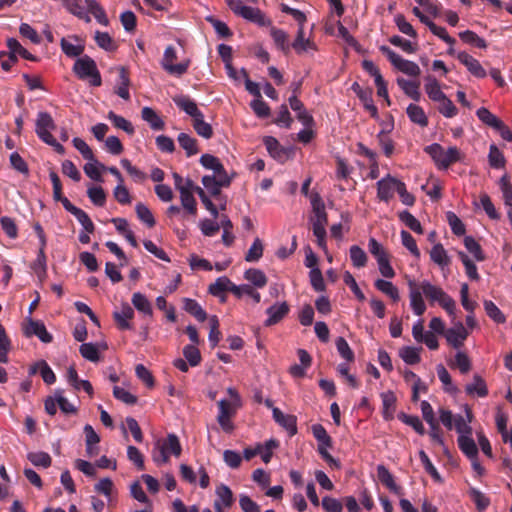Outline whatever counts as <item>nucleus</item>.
Instances as JSON below:
<instances>
[{
  "instance_id": "obj_51",
  "label": "nucleus",
  "mask_w": 512,
  "mask_h": 512,
  "mask_svg": "<svg viewBox=\"0 0 512 512\" xmlns=\"http://www.w3.org/2000/svg\"><path fill=\"white\" fill-rule=\"evenodd\" d=\"M192 122L194 130L199 136L205 139H210L213 136L212 126L204 121V116L198 117L194 119Z\"/></svg>"
},
{
  "instance_id": "obj_29",
  "label": "nucleus",
  "mask_w": 512,
  "mask_h": 512,
  "mask_svg": "<svg viewBox=\"0 0 512 512\" xmlns=\"http://www.w3.org/2000/svg\"><path fill=\"white\" fill-rule=\"evenodd\" d=\"M183 304L184 310L195 317L199 322H204L207 319V313L196 300L191 298H184Z\"/></svg>"
},
{
  "instance_id": "obj_24",
  "label": "nucleus",
  "mask_w": 512,
  "mask_h": 512,
  "mask_svg": "<svg viewBox=\"0 0 512 512\" xmlns=\"http://www.w3.org/2000/svg\"><path fill=\"white\" fill-rule=\"evenodd\" d=\"M157 445L162 448L168 455H174L175 457H179L182 452V447L177 435L171 433L168 434L167 438L160 443L158 441Z\"/></svg>"
},
{
  "instance_id": "obj_64",
  "label": "nucleus",
  "mask_w": 512,
  "mask_h": 512,
  "mask_svg": "<svg viewBox=\"0 0 512 512\" xmlns=\"http://www.w3.org/2000/svg\"><path fill=\"white\" fill-rule=\"evenodd\" d=\"M321 506L325 512L343 511V502L330 496H325L322 498Z\"/></svg>"
},
{
  "instance_id": "obj_19",
  "label": "nucleus",
  "mask_w": 512,
  "mask_h": 512,
  "mask_svg": "<svg viewBox=\"0 0 512 512\" xmlns=\"http://www.w3.org/2000/svg\"><path fill=\"white\" fill-rule=\"evenodd\" d=\"M424 151L434 160L435 164L443 170L448 169V152L438 143H433L424 148Z\"/></svg>"
},
{
  "instance_id": "obj_53",
  "label": "nucleus",
  "mask_w": 512,
  "mask_h": 512,
  "mask_svg": "<svg viewBox=\"0 0 512 512\" xmlns=\"http://www.w3.org/2000/svg\"><path fill=\"white\" fill-rule=\"evenodd\" d=\"M137 217L145 223L149 228L154 227L156 224L155 218L150 209L143 203H138L135 207Z\"/></svg>"
},
{
  "instance_id": "obj_52",
  "label": "nucleus",
  "mask_w": 512,
  "mask_h": 512,
  "mask_svg": "<svg viewBox=\"0 0 512 512\" xmlns=\"http://www.w3.org/2000/svg\"><path fill=\"white\" fill-rule=\"evenodd\" d=\"M87 195L91 202L98 207H103L106 203V193L101 186L89 187Z\"/></svg>"
},
{
  "instance_id": "obj_10",
  "label": "nucleus",
  "mask_w": 512,
  "mask_h": 512,
  "mask_svg": "<svg viewBox=\"0 0 512 512\" xmlns=\"http://www.w3.org/2000/svg\"><path fill=\"white\" fill-rule=\"evenodd\" d=\"M216 499L214 501V509L216 512H225L234 503L232 490L225 484L221 483L215 490Z\"/></svg>"
},
{
  "instance_id": "obj_58",
  "label": "nucleus",
  "mask_w": 512,
  "mask_h": 512,
  "mask_svg": "<svg viewBox=\"0 0 512 512\" xmlns=\"http://www.w3.org/2000/svg\"><path fill=\"white\" fill-rule=\"evenodd\" d=\"M183 355H184L186 361L192 367L199 365L201 362L200 351L195 345H186L183 348Z\"/></svg>"
},
{
  "instance_id": "obj_48",
  "label": "nucleus",
  "mask_w": 512,
  "mask_h": 512,
  "mask_svg": "<svg viewBox=\"0 0 512 512\" xmlns=\"http://www.w3.org/2000/svg\"><path fill=\"white\" fill-rule=\"evenodd\" d=\"M350 259L354 267L362 268L366 266L368 258L367 254L361 247L358 245H352L350 247Z\"/></svg>"
},
{
  "instance_id": "obj_12",
  "label": "nucleus",
  "mask_w": 512,
  "mask_h": 512,
  "mask_svg": "<svg viewBox=\"0 0 512 512\" xmlns=\"http://www.w3.org/2000/svg\"><path fill=\"white\" fill-rule=\"evenodd\" d=\"M134 315L133 308L127 302H123L120 309L113 312V319L119 330H132L133 325L130 320Z\"/></svg>"
},
{
  "instance_id": "obj_35",
  "label": "nucleus",
  "mask_w": 512,
  "mask_h": 512,
  "mask_svg": "<svg viewBox=\"0 0 512 512\" xmlns=\"http://www.w3.org/2000/svg\"><path fill=\"white\" fill-rule=\"evenodd\" d=\"M141 117L144 121L149 123L153 130H163L165 127L164 121L157 115V113L150 107H144L141 111Z\"/></svg>"
},
{
  "instance_id": "obj_22",
  "label": "nucleus",
  "mask_w": 512,
  "mask_h": 512,
  "mask_svg": "<svg viewBox=\"0 0 512 512\" xmlns=\"http://www.w3.org/2000/svg\"><path fill=\"white\" fill-rule=\"evenodd\" d=\"M377 477L378 480L391 492L400 495L401 494V487H399L395 481L393 475L390 473V471L384 466V465H378L377 466Z\"/></svg>"
},
{
  "instance_id": "obj_40",
  "label": "nucleus",
  "mask_w": 512,
  "mask_h": 512,
  "mask_svg": "<svg viewBox=\"0 0 512 512\" xmlns=\"http://www.w3.org/2000/svg\"><path fill=\"white\" fill-rule=\"evenodd\" d=\"M11 349V340L6 333L4 326L0 323V363H8V353L10 352Z\"/></svg>"
},
{
  "instance_id": "obj_7",
  "label": "nucleus",
  "mask_w": 512,
  "mask_h": 512,
  "mask_svg": "<svg viewBox=\"0 0 512 512\" xmlns=\"http://www.w3.org/2000/svg\"><path fill=\"white\" fill-rule=\"evenodd\" d=\"M425 81V91L428 97L433 101L442 102L439 111L443 116L448 117V103L445 102L446 96L442 92L438 80L434 76L429 75Z\"/></svg>"
},
{
  "instance_id": "obj_56",
  "label": "nucleus",
  "mask_w": 512,
  "mask_h": 512,
  "mask_svg": "<svg viewBox=\"0 0 512 512\" xmlns=\"http://www.w3.org/2000/svg\"><path fill=\"white\" fill-rule=\"evenodd\" d=\"M180 199L183 208L187 210L188 213L195 215L197 212V204L193 193L180 189Z\"/></svg>"
},
{
  "instance_id": "obj_36",
  "label": "nucleus",
  "mask_w": 512,
  "mask_h": 512,
  "mask_svg": "<svg viewBox=\"0 0 512 512\" xmlns=\"http://www.w3.org/2000/svg\"><path fill=\"white\" fill-rule=\"evenodd\" d=\"M465 390L467 394H476L478 397H486L488 395L486 383L479 375H474L473 381L466 385Z\"/></svg>"
},
{
  "instance_id": "obj_31",
  "label": "nucleus",
  "mask_w": 512,
  "mask_h": 512,
  "mask_svg": "<svg viewBox=\"0 0 512 512\" xmlns=\"http://www.w3.org/2000/svg\"><path fill=\"white\" fill-rule=\"evenodd\" d=\"M131 302L133 306L144 316H152L153 309L151 302L147 299V297L144 294L140 292H135L132 295Z\"/></svg>"
},
{
  "instance_id": "obj_59",
  "label": "nucleus",
  "mask_w": 512,
  "mask_h": 512,
  "mask_svg": "<svg viewBox=\"0 0 512 512\" xmlns=\"http://www.w3.org/2000/svg\"><path fill=\"white\" fill-rule=\"evenodd\" d=\"M477 117L486 125L496 128L502 122L497 116L492 114L488 109L481 107L476 112Z\"/></svg>"
},
{
  "instance_id": "obj_9",
  "label": "nucleus",
  "mask_w": 512,
  "mask_h": 512,
  "mask_svg": "<svg viewBox=\"0 0 512 512\" xmlns=\"http://www.w3.org/2000/svg\"><path fill=\"white\" fill-rule=\"evenodd\" d=\"M23 330L26 337L37 336L43 343H51L53 340L52 335L41 321L28 318Z\"/></svg>"
},
{
  "instance_id": "obj_50",
  "label": "nucleus",
  "mask_w": 512,
  "mask_h": 512,
  "mask_svg": "<svg viewBox=\"0 0 512 512\" xmlns=\"http://www.w3.org/2000/svg\"><path fill=\"white\" fill-rule=\"evenodd\" d=\"M27 459L36 467L48 468L51 465L52 459L46 452H30L27 454Z\"/></svg>"
},
{
  "instance_id": "obj_5",
  "label": "nucleus",
  "mask_w": 512,
  "mask_h": 512,
  "mask_svg": "<svg viewBox=\"0 0 512 512\" xmlns=\"http://www.w3.org/2000/svg\"><path fill=\"white\" fill-rule=\"evenodd\" d=\"M379 49L387 56L390 63L399 71L413 77L420 75L421 70L415 62L402 58L388 46L382 45Z\"/></svg>"
},
{
  "instance_id": "obj_33",
  "label": "nucleus",
  "mask_w": 512,
  "mask_h": 512,
  "mask_svg": "<svg viewBox=\"0 0 512 512\" xmlns=\"http://www.w3.org/2000/svg\"><path fill=\"white\" fill-rule=\"evenodd\" d=\"M177 141L182 149L185 150L187 157L196 155L199 152L197 140L187 133H180Z\"/></svg>"
},
{
  "instance_id": "obj_37",
  "label": "nucleus",
  "mask_w": 512,
  "mask_h": 512,
  "mask_svg": "<svg viewBox=\"0 0 512 512\" xmlns=\"http://www.w3.org/2000/svg\"><path fill=\"white\" fill-rule=\"evenodd\" d=\"M374 286L379 291L390 297L394 302H398L400 300L399 290L392 282L383 279H377L374 283Z\"/></svg>"
},
{
  "instance_id": "obj_34",
  "label": "nucleus",
  "mask_w": 512,
  "mask_h": 512,
  "mask_svg": "<svg viewBox=\"0 0 512 512\" xmlns=\"http://www.w3.org/2000/svg\"><path fill=\"white\" fill-rule=\"evenodd\" d=\"M406 113L413 123L421 127L428 125V119L422 107L416 104H410L406 109Z\"/></svg>"
},
{
  "instance_id": "obj_61",
  "label": "nucleus",
  "mask_w": 512,
  "mask_h": 512,
  "mask_svg": "<svg viewBox=\"0 0 512 512\" xmlns=\"http://www.w3.org/2000/svg\"><path fill=\"white\" fill-rule=\"evenodd\" d=\"M336 348L340 356L348 362H353L355 355L352 349L350 348L348 342L343 337H338L336 339Z\"/></svg>"
},
{
  "instance_id": "obj_47",
  "label": "nucleus",
  "mask_w": 512,
  "mask_h": 512,
  "mask_svg": "<svg viewBox=\"0 0 512 512\" xmlns=\"http://www.w3.org/2000/svg\"><path fill=\"white\" fill-rule=\"evenodd\" d=\"M398 419H400L406 425L411 426L418 434H425L424 425L418 416L408 415L404 412H400L398 414Z\"/></svg>"
},
{
  "instance_id": "obj_32",
  "label": "nucleus",
  "mask_w": 512,
  "mask_h": 512,
  "mask_svg": "<svg viewBox=\"0 0 512 512\" xmlns=\"http://www.w3.org/2000/svg\"><path fill=\"white\" fill-rule=\"evenodd\" d=\"M38 369L43 381L46 384L51 385L55 383L56 375L46 361L41 360L37 362L35 366L31 367L30 374H35Z\"/></svg>"
},
{
  "instance_id": "obj_57",
  "label": "nucleus",
  "mask_w": 512,
  "mask_h": 512,
  "mask_svg": "<svg viewBox=\"0 0 512 512\" xmlns=\"http://www.w3.org/2000/svg\"><path fill=\"white\" fill-rule=\"evenodd\" d=\"M63 393L64 392L61 389L55 390L56 401L59 409L64 414H76L77 408L72 403H70L66 397H64Z\"/></svg>"
},
{
  "instance_id": "obj_30",
  "label": "nucleus",
  "mask_w": 512,
  "mask_h": 512,
  "mask_svg": "<svg viewBox=\"0 0 512 512\" xmlns=\"http://www.w3.org/2000/svg\"><path fill=\"white\" fill-rule=\"evenodd\" d=\"M397 84L408 97H410L414 101L420 100L421 93L419 91V86H420L419 82L407 80L404 78H398Z\"/></svg>"
},
{
  "instance_id": "obj_6",
  "label": "nucleus",
  "mask_w": 512,
  "mask_h": 512,
  "mask_svg": "<svg viewBox=\"0 0 512 512\" xmlns=\"http://www.w3.org/2000/svg\"><path fill=\"white\" fill-rule=\"evenodd\" d=\"M176 59H177L176 49L170 45V46L166 47V49L164 51L161 65H162V68L170 75L180 77L187 72L189 65H190V61L186 60L181 63L174 64V61Z\"/></svg>"
},
{
  "instance_id": "obj_49",
  "label": "nucleus",
  "mask_w": 512,
  "mask_h": 512,
  "mask_svg": "<svg viewBox=\"0 0 512 512\" xmlns=\"http://www.w3.org/2000/svg\"><path fill=\"white\" fill-rule=\"evenodd\" d=\"M457 254H458V257L461 260L462 264L465 267V272H466V275L469 277V279L478 280L479 274H478L477 267H476L475 263L473 262V260L470 259L469 256L462 251H459Z\"/></svg>"
},
{
  "instance_id": "obj_28",
  "label": "nucleus",
  "mask_w": 512,
  "mask_h": 512,
  "mask_svg": "<svg viewBox=\"0 0 512 512\" xmlns=\"http://www.w3.org/2000/svg\"><path fill=\"white\" fill-rule=\"evenodd\" d=\"M472 367L469 355L465 351H458L453 360H450V368H456L461 374H467Z\"/></svg>"
},
{
  "instance_id": "obj_16",
  "label": "nucleus",
  "mask_w": 512,
  "mask_h": 512,
  "mask_svg": "<svg viewBox=\"0 0 512 512\" xmlns=\"http://www.w3.org/2000/svg\"><path fill=\"white\" fill-rule=\"evenodd\" d=\"M274 421L283 427L290 436L297 433V418L291 414H284L279 408H273Z\"/></svg>"
},
{
  "instance_id": "obj_43",
  "label": "nucleus",
  "mask_w": 512,
  "mask_h": 512,
  "mask_svg": "<svg viewBox=\"0 0 512 512\" xmlns=\"http://www.w3.org/2000/svg\"><path fill=\"white\" fill-rule=\"evenodd\" d=\"M100 169L105 170L106 166L100 162H98L95 158L92 161H89L84 166L85 174L92 180L102 182V176Z\"/></svg>"
},
{
  "instance_id": "obj_55",
  "label": "nucleus",
  "mask_w": 512,
  "mask_h": 512,
  "mask_svg": "<svg viewBox=\"0 0 512 512\" xmlns=\"http://www.w3.org/2000/svg\"><path fill=\"white\" fill-rule=\"evenodd\" d=\"M79 352L84 359L91 362H98L100 359L98 348L94 343H82Z\"/></svg>"
},
{
  "instance_id": "obj_20",
  "label": "nucleus",
  "mask_w": 512,
  "mask_h": 512,
  "mask_svg": "<svg viewBox=\"0 0 512 512\" xmlns=\"http://www.w3.org/2000/svg\"><path fill=\"white\" fill-rule=\"evenodd\" d=\"M457 58L475 77L484 78L486 76V71L481 66L480 62L471 55L465 52H459Z\"/></svg>"
},
{
  "instance_id": "obj_38",
  "label": "nucleus",
  "mask_w": 512,
  "mask_h": 512,
  "mask_svg": "<svg viewBox=\"0 0 512 512\" xmlns=\"http://www.w3.org/2000/svg\"><path fill=\"white\" fill-rule=\"evenodd\" d=\"M31 269L34 271L39 281H44L47 277V257L45 252L38 251L36 260L31 264Z\"/></svg>"
},
{
  "instance_id": "obj_21",
  "label": "nucleus",
  "mask_w": 512,
  "mask_h": 512,
  "mask_svg": "<svg viewBox=\"0 0 512 512\" xmlns=\"http://www.w3.org/2000/svg\"><path fill=\"white\" fill-rule=\"evenodd\" d=\"M174 102L178 108L183 110L192 117V121L198 117H203V113L197 107V104L187 96L174 98Z\"/></svg>"
},
{
  "instance_id": "obj_41",
  "label": "nucleus",
  "mask_w": 512,
  "mask_h": 512,
  "mask_svg": "<svg viewBox=\"0 0 512 512\" xmlns=\"http://www.w3.org/2000/svg\"><path fill=\"white\" fill-rule=\"evenodd\" d=\"M463 244L476 261L481 262L485 260V255L480 244L472 236H465Z\"/></svg>"
},
{
  "instance_id": "obj_3",
  "label": "nucleus",
  "mask_w": 512,
  "mask_h": 512,
  "mask_svg": "<svg viewBox=\"0 0 512 512\" xmlns=\"http://www.w3.org/2000/svg\"><path fill=\"white\" fill-rule=\"evenodd\" d=\"M421 411L423 418L426 420V422L430 426V436L433 441L444 445V440L442 437V432L439 427V421L448 428V410L441 409L440 410V418L434 417V411L432 406L427 401L421 402Z\"/></svg>"
},
{
  "instance_id": "obj_23",
  "label": "nucleus",
  "mask_w": 512,
  "mask_h": 512,
  "mask_svg": "<svg viewBox=\"0 0 512 512\" xmlns=\"http://www.w3.org/2000/svg\"><path fill=\"white\" fill-rule=\"evenodd\" d=\"M382 399V415L386 421L394 418L396 408V396L392 391H387L381 394Z\"/></svg>"
},
{
  "instance_id": "obj_42",
  "label": "nucleus",
  "mask_w": 512,
  "mask_h": 512,
  "mask_svg": "<svg viewBox=\"0 0 512 512\" xmlns=\"http://www.w3.org/2000/svg\"><path fill=\"white\" fill-rule=\"evenodd\" d=\"M107 118L112 122V124L123 131H125L128 135H133L135 130L130 121L125 119L124 117L117 115L113 111H109Z\"/></svg>"
},
{
  "instance_id": "obj_4",
  "label": "nucleus",
  "mask_w": 512,
  "mask_h": 512,
  "mask_svg": "<svg viewBox=\"0 0 512 512\" xmlns=\"http://www.w3.org/2000/svg\"><path fill=\"white\" fill-rule=\"evenodd\" d=\"M73 72L81 80L89 79L91 86L99 87L102 84L96 62L88 55H84L75 61Z\"/></svg>"
},
{
  "instance_id": "obj_60",
  "label": "nucleus",
  "mask_w": 512,
  "mask_h": 512,
  "mask_svg": "<svg viewBox=\"0 0 512 512\" xmlns=\"http://www.w3.org/2000/svg\"><path fill=\"white\" fill-rule=\"evenodd\" d=\"M263 244L262 241L259 238H256L254 242L252 243L251 247L247 251L245 255V260L247 262H256L258 261L262 255H263Z\"/></svg>"
},
{
  "instance_id": "obj_63",
  "label": "nucleus",
  "mask_w": 512,
  "mask_h": 512,
  "mask_svg": "<svg viewBox=\"0 0 512 512\" xmlns=\"http://www.w3.org/2000/svg\"><path fill=\"white\" fill-rule=\"evenodd\" d=\"M400 356L408 365H415L421 360L418 349L410 346L403 347Z\"/></svg>"
},
{
  "instance_id": "obj_25",
  "label": "nucleus",
  "mask_w": 512,
  "mask_h": 512,
  "mask_svg": "<svg viewBox=\"0 0 512 512\" xmlns=\"http://www.w3.org/2000/svg\"><path fill=\"white\" fill-rule=\"evenodd\" d=\"M240 17L258 24L259 26H267L270 24L264 13L259 8L246 6Z\"/></svg>"
},
{
  "instance_id": "obj_45",
  "label": "nucleus",
  "mask_w": 512,
  "mask_h": 512,
  "mask_svg": "<svg viewBox=\"0 0 512 512\" xmlns=\"http://www.w3.org/2000/svg\"><path fill=\"white\" fill-rule=\"evenodd\" d=\"M399 219L405 224V226H407L413 232L417 234H423L424 231L421 223L409 211L404 210L400 212Z\"/></svg>"
},
{
  "instance_id": "obj_15",
  "label": "nucleus",
  "mask_w": 512,
  "mask_h": 512,
  "mask_svg": "<svg viewBox=\"0 0 512 512\" xmlns=\"http://www.w3.org/2000/svg\"><path fill=\"white\" fill-rule=\"evenodd\" d=\"M263 143L270 156L273 157L275 160L279 162H284L288 159V149L282 147L276 138L272 136H266L263 139Z\"/></svg>"
},
{
  "instance_id": "obj_17",
  "label": "nucleus",
  "mask_w": 512,
  "mask_h": 512,
  "mask_svg": "<svg viewBox=\"0 0 512 512\" xmlns=\"http://www.w3.org/2000/svg\"><path fill=\"white\" fill-rule=\"evenodd\" d=\"M297 55H303L309 51H317V45L310 38H305L304 29H298L294 41L291 43Z\"/></svg>"
},
{
  "instance_id": "obj_18",
  "label": "nucleus",
  "mask_w": 512,
  "mask_h": 512,
  "mask_svg": "<svg viewBox=\"0 0 512 512\" xmlns=\"http://www.w3.org/2000/svg\"><path fill=\"white\" fill-rule=\"evenodd\" d=\"M408 284L410 289L411 308L416 315L421 316L426 310V305L422 298L423 292L421 290V287H418L414 281H409Z\"/></svg>"
},
{
  "instance_id": "obj_13",
  "label": "nucleus",
  "mask_w": 512,
  "mask_h": 512,
  "mask_svg": "<svg viewBox=\"0 0 512 512\" xmlns=\"http://www.w3.org/2000/svg\"><path fill=\"white\" fill-rule=\"evenodd\" d=\"M227 291L233 294H239L238 286L226 276L217 278L216 281L211 283L208 287V292L215 297H221L222 294Z\"/></svg>"
},
{
  "instance_id": "obj_39",
  "label": "nucleus",
  "mask_w": 512,
  "mask_h": 512,
  "mask_svg": "<svg viewBox=\"0 0 512 512\" xmlns=\"http://www.w3.org/2000/svg\"><path fill=\"white\" fill-rule=\"evenodd\" d=\"M88 12L91 13L95 19L102 25L107 26L109 20L103 7L95 0H85Z\"/></svg>"
},
{
  "instance_id": "obj_62",
  "label": "nucleus",
  "mask_w": 512,
  "mask_h": 512,
  "mask_svg": "<svg viewBox=\"0 0 512 512\" xmlns=\"http://www.w3.org/2000/svg\"><path fill=\"white\" fill-rule=\"evenodd\" d=\"M500 190L503 195L504 203L507 206L512 207V185L510 183V178L507 174H504L499 180Z\"/></svg>"
},
{
  "instance_id": "obj_1",
  "label": "nucleus",
  "mask_w": 512,
  "mask_h": 512,
  "mask_svg": "<svg viewBox=\"0 0 512 512\" xmlns=\"http://www.w3.org/2000/svg\"><path fill=\"white\" fill-rule=\"evenodd\" d=\"M472 418L473 415L468 406H465L464 414L456 416L450 414V426L452 425V419H454V425L458 433L457 443L459 449L467 458L478 456V448L470 426Z\"/></svg>"
},
{
  "instance_id": "obj_44",
  "label": "nucleus",
  "mask_w": 512,
  "mask_h": 512,
  "mask_svg": "<svg viewBox=\"0 0 512 512\" xmlns=\"http://www.w3.org/2000/svg\"><path fill=\"white\" fill-rule=\"evenodd\" d=\"M244 277L258 288H263L267 284V277L264 272L256 268L246 270Z\"/></svg>"
},
{
  "instance_id": "obj_2",
  "label": "nucleus",
  "mask_w": 512,
  "mask_h": 512,
  "mask_svg": "<svg viewBox=\"0 0 512 512\" xmlns=\"http://www.w3.org/2000/svg\"><path fill=\"white\" fill-rule=\"evenodd\" d=\"M56 127L53 118L47 112H39L36 120V134L46 144L54 147L55 151L59 154L65 152L63 145L57 142V140L51 134V130Z\"/></svg>"
},
{
  "instance_id": "obj_46",
  "label": "nucleus",
  "mask_w": 512,
  "mask_h": 512,
  "mask_svg": "<svg viewBox=\"0 0 512 512\" xmlns=\"http://www.w3.org/2000/svg\"><path fill=\"white\" fill-rule=\"evenodd\" d=\"M7 47L11 53L14 55L19 54L24 59L30 60V61H37V58L32 55L28 50H26L22 45L19 43V41L15 38H9L7 40Z\"/></svg>"
},
{
  "instance_id": "obj_26",
  "label": "nucleus",
  "mask_w": 512,
  "mask_h": 512,
  "mask_svg": "<svg viewBox=\"0 0 512 512\" xmlns=\"http://www.w3.org/2000/svg\"><path fill=\"white\" fill-rule=\"evenodd\" d=\"M270 35L279 50L284 54H288L290 52L292 46L288 41V34L284 30L272 27Z\"/></svg>"
},
{
  "instance_id": "obj_54",
  "label": "nucleus",
  "mask_w": 512,
  "mask_h": 512,
  "mask_svg": "<svg viewBox=\"0 0 512 512\" xmlns=\"http://www.w3.org/2000/svg\"><path fill=\"white\" fill-rule=\"evenodd\" d=\"M489 164L493 168H503L505 166V158L503 153L499 150V148L492 144L489 148L488 154Z\"/></svg>"
},
{
  "instance_id": "obj_11",
  "label": "nucleus",
  "mask_w": 512,
  "mask_h": 512,
  "mask_svg": "<svg viewBox=\"0 0 512 512\" xmlns=\"http://www.w3.org/2000/svg\"><path fill=\"white\" fill-rule=\"evenodd\" d=\"M423 294L433 304L438 303L444 310L448 311V300H446L445 292L438 286L427 281L420 285Z\"/></svg>"
},
{
  "instance_id": "obj_14",
  "label": "nucleus",
  "mask_w": 512,
  "mask_h": 512,
  "mask_svg": "<svg viewBox=\"0 0 512 512\" xmlns=\"http://www.w3.org/2000/svg\"><path fill=\"white\" fill-rule=\"evenodd\" d=\"M289 310L287 302L275 303L266 310L268 318L265 320L264 325L269 327L279 323L289 313Z\"/></svg>"
},
{
  "instance_id": "obj_27",
  "label": "nucleus",
  "mask_w": 512,
  "mask_h": 512,
  "mask_svg": "<svg viewBox=\"0 0 512 512\" xmlns=\"http://www.w3.org/2000/svg\"><path fill=\"white\" fill-rule=\"evenodd\" d=\"M468 335L469 330L462 323L454 324L450 328V345L455 348L461 347Z\"/></svg>"
},
{
  "instance_id": "obj_8",
  "label": "nucleus",
  "mask_w": 512,
  "mask_h": 512,
  "mask_svg": "<svg viewBox=\"0 0 512 512\" xmlns=\"http://www.w3.org/2000/svg\"><path fill=\"white\" fill-rule=\"evenodd\" d=\"M402 181L387 175L377 182V197L380 201L388 202L394 193L398 191L399 185Z\"/></svg>"
}]
</instances>
